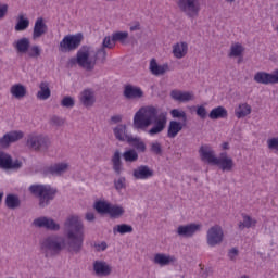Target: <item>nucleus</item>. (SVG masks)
Wrapping results in <instances>:
<instances>
[{
  "mask_svg": "<svg viewBox=\"0 0 278 278\" xmlns=\"http://www.w3.org/2000/svg\"><path fill=\"white\" fill-rule=\"evenodd\" d=\"M50 123L54 127H62V125H64V119L62 117L52 116Z\"/></svg>",
  "mask_w": 278,
  "mask_h": 278,
  "instance_id": "52",
  "label": "nucleus"
},
{
  "mask_svg": "<svg viewBox=\"0 0 278 278\" xmlns=\"http://www.w3.org/2000/svg\"><path fill=\"white\" fill-rule=\"evenodd\" d=\"M4 203L9 210H16L21 207V199L14 193L7 194Z\"/></svg>",
  "mask_w": 278,
  "mask_h": 278,
  "instance_id": "36",
  "label": "nucleus"
},
{
  "mask_svg": "<svg viewBox=\"0 0 278 278\" xmlns=\"http://www.w3.org/2000/svg\"><path fill=\"white\" fill-rule=\"evenodd\" d=\"M111 162H112L114 173L116 175H122V173L125 170V167H123V161H121V151L116 150L113 153Z\"/></svg>",
  "mask_w": 278,
  "mask_h": 278,
  "instance_id": "32",
  "label": "nucleus"
},
{
  "mask_svg": "<svg viewBox=\"0 0 278 278\" xmlns=\"http://www.w3.org/2000/svg\"><path fill=\"white\" fill-rule=\"evenodd\" d=\"M132 177L140 181H147L153 177V170L147 165H140L132 170Z\"/></svg>",
  "mask_w": 278,
  "mask_h": 278,
  "instance_id": "24",
  "label": "nucleus"
},
{
  "mask_svg": "<svg viewBox=\"0 0 278 278\" xmlns=\"http://www.w3.org/2000/svg\"><path fill=\"white\" fill-rule=\"evenodd\" d=\"M25 132L21 130H12L3 135L2 138H0V149H8L10 144L13 142H18V140H22L24 138Z\"/></svg>",
  "mask_w": 278,
  "mask_h": 278,
  "instance_id": "15",
  "label": "nucleus"
},
{
  "mask_svg": "<svg viewBox=\"0 0 278 278\" xmlns=\"http://www.w3.org/2000/svg\"><path fill=\"white\" fill-rule=\"evenodd\" d=\"M78 101L84 108H92L97 103V93L92 88H86L78 94Z\"/></svg>",
  "mask_w": 278,
  "mask_h": 278,
  "instance_id": "16",
  "label": "nucleus"
},
{
  "mask_svg": "<svg viewBox=\"0 0 278 278\" xmlns=\"http://www.w3.org/2000/svg\"><path fill=\"white\" fill-rule=\"evenodd\" d=\"M93 247H94L96 251L101 252V251H105V249H108V243L102 241V242L94 243Z\"/></svg>",
  "mask_w": 278,
  "mask_h": 278,
  "instance_id": "54",
  "label": "nucleus"
},
{
  "mask_svg": "<svg viewBox=\"0 0 278 278\" xmlns=\"http://www.w3.org/2000/svg\"><path fill=\"white\" fill-rule=\"evenodd\" d=\"M195 114L201 118L202 121H205L207 118V109L205 108V104H199L195 106Z\"/></svg>",
  "mask_w": 278,
  "mask_h": 278,
  "instance_id": "47",
  "label": "nucleus"
},
{
  "mask_svg": "<svg viewBox=\"0 0 278 278\" xmlns=\"http://www.w3.org/2000/svg\"><path fill=\"white\" fill-rule=\"evenodd\" d=\"M81 34L65 36L60 42L59 50L61 53L75 51V49L81 45Z\"/></svg>",
  "mask_w": 278,
  "mask_h": 278,
  "instance_id": "8",
  "label": "nucleus"
},
{
  "mask_svg": "<svg viewBox=\"0 0 278 278\" xmlns=\"http://www.w3.org/2000/svg\"><path fill=\"white\" fill-rule=\"evenodd\" d=\"M170 114L173 118H182V121H186L187 118L186 112L184 110L173 109Z\"/></svg>",
  "mask_w": 278,
  "mask_h": 278,
  "instance_id": "50",
  "label": "nucleus"
},
{
  "mask_svg": "<svg viewBox=\"0 0 278 278\" xmlns=\"http://www.w3.org/2000/svg\"><path fill=\"white\" fill-rule=\"evenodd\" d=\"M223 151H229V142L222 143Z\"/></svg>",
  "mask_w": 278,
  "mask_h": 278,
  "instance_id": "59",
  "label": "nucleus"
},
{
  "mask_svg": "<svg viewBox=\"0 0 278 278\" xmlns=\"http://www.w3.org/2000/svg\"><path fill=\"white\" fill-rule=\"evenodd\" d=\"M225 241V230L223 226L214 225L210 227L206 231V244L214 249V247H220Z\"/></svg>",
  "mask_w": 278,
  "mask_h": 278,
  "instance_id": "7",
  "label": "nucleus"
},
{
  "mask_svg": "<svg viewBox=\"0 0 278 278\" xmlns=\"http://www.w3.org/2000/svg\"><path fill=\"white\" fill-rule=\"evenodd\" d=\"M13 49H15L16 53L20 55H27L33 60H38L40 55H42V48L38 45H33L29 38L22 37L13 42Z\"/></svg>",
  "mask_w": 278,
  "mask_h": 278,
  "instance_id": "5",
  "label": "nucleus"
},
{
  "mask_svg": "<svg viewBox=\"0 0 278 278\" xmlns=\"http://www.w3.org/2000/svg\"><path fill=\"white\" fill-rule=\"evenodd\" d=\"M113 40L115 42H121L122 45H127V39L129 38L128 31H115L112 34Z\"/></svg>",
  "mask_w": 278,
  "mask_h": 278,
  "instance_id": "43",
  "label": "nucleus"
},
{
  "mask_svg": "<svg viewBox=\"0 0 278 278\" xmlns=\"http://www.w3.org/2000/svg\"><path fill=\"white\" fill-rule=\"evenodd\" d=\"M49 31V26H47V22L42 17H38L35 21L34 28H33V40H38L42 38L45 34Z\"/></svg>",
  "mask_w": 278,
  "mask_h": 278,
  "instance_id": "20",
  "label": "nucleus"
},
{
  "mask_svg": "<svg viewBox=\"0 0 278 278\" xmlns=\"http://www.w3.org/2000/svg\"><path fill=\"white\" fill-rule=\"evenodd\" d=\"M184 129V123L170 121L167 128V136L169 138H177V135Z\"/></svg>",
  "mask_w": 278,
  "mask_h": 278,
  "instance_id": "34",
  "label": "nucleus"
},
{
  "mask_svg": "<svg viewBox=\"0 0 278 278\" xmlns=\"http://www.w3.org/2000/svg\"><path fill=\"white\" fill-rule=\"evenodd\" d=\"M70 168L71 163L63 161L51 165L49 172L51 175H64V173H68Z\"/></svg>",
  "mask_w": 278,
  "mask_h": 278,
  "instance_id": "29",
  "label": "nucleus"
},
{
  "mask_svg": "<svg viewBox=\"0 0 278 278\" xmlns=\"http://www.w3.org/2000/svg\"><path fill=\"white\" fill-rule=\"evenodd\" d=\"M111 205L112 203L106 201H98L94 203V210L98 211L99 214H109Z\"/></svg>",
  "mask_w": 278,
  "mask_h": 278,
  "instance_id": "42",
  "label": "nucleus"
},
{
  "mask_svg": "<svg viewBox=\"0 0 278 278\" xmlns=\"http://www.w3.org/2000/svg\"><path fill=\"white\" fill-rule=\"evenodd\" d=\"M131 231H134V227L127 224H119L113 227V233L115 236L116 233H121V236H125V233H131Z\"/></svg>",
  "mask_w": 278,
  "mask_h": 278,
  "instance_id": "41",
  "label": "nucleus"
},
{
  "mask_svg": "<svg viewBox=\"0 0 278 278\" xmlns=\"http://www.w3.org/2000/svg\"><path fill=\"white\" fill-rule=\"evenodd\" d=\"M85 218L86 220H88V223H92L94 220V213L92 212L87 213Z\"/></svg>",
  "mask_w": 278,
  "mask_h": 278,
  "instance_id": "58",
  "label": "nucleus"
},
{
  "mask_svg": "<svg viewBox=\"0 0 278 278\" xmlns=\"http://www.w3.org/2000/svg\"><path fill=\"white\" fill-rule=\"evenodd\" d=\"M9 92L12 99H15L16 101H23V99L27 97V86L21 83L13 84L10 87Z\"/></svg>",
  "mask_w": 278,
  "mask_h": 278,
  "instance_id": "21",
  "label": "nucleus"
},
{
  "mask_svg": "<svg viewBox=\"0 0 278 278\" xmlns=\"http://www.w3.org/2000/svg\"><path fill=\"white\" fill-rule=\"evenodd\" d=\"M226 3H236V0H225Z\"/></svg>",
  "mask_w": 278,
  "mask_h": 278,
  "instance_id": "61",
  "label": "nucleus"
},
{
  "mask_svg": "<svg viewBox=\"0 0 278 278\" xmlns=\"http://www.w3.org/2000/svg\"><path fill=\"white\" fill-rule=\"evenodd\" d=\"M244 53V46L240 42H235L230 46V50L228 53L229 58H242Z\"/></svg>",
  "mask_w": 278,
  "mask_h": 278,
  "instance_id": "37",
  "label": "nucleus"
},
{
  "mask_svg": "<svg viewBox=\"0 0 278 278\" xmlns=\"http://www.w3.org/2000/svg\"><path fill=\"white\" fill-rule=\"evenodd\" d=\"M114 271V267L112 264L108 263V261L96 260L93 262V273L96 277H110Z\"/></svg>",
  "mask_w": 278,
  "mask_h": 278,
  "instance_id": "13",
  "label": "nucleus"
},
{
  "mask_svg": "<svg viewBox=\"0 0 278 278\" xmlns=\"http://www.w3.org/2000/svg\"><path fill=\"white\" fill-rule=\"evenodd\" d=\"M72 62H75V59H72Z\"/></svg>",
  "mask_w": 278,
  "mask_h": 278,
  "instance_id": "63",
  "label": "nucleus"
},
{
  "mask_svg": "<svg viewBox=\"0 0 278 278\" xmlns=\"http://www.w3.org/2000/svg\"><path fill=\"white\" fill-rule=\"evenodd\" d=\"M199 155L202 162H206V164H214L216 163L217 156L214 153V149H212L210 146L204 144L201 146L199 149Z\"/></svg>",
  "mask_w": 278,
  "mask_h": 278,
  "instance_id": "18",
  "label": "nucleus"
},
{
  "mask_svg": "<svg viewBox=\"0 0 278 278\" xmlns=\"http://www.w3.org/2000/svg\"><path fill=\"white\" fill-rule=\"evenodd\" d=\"M152 262L156 266L161 267L170 266V264H175L177 262V257L167 253H155Z\"/></svg>",
  "mask_w": 278,
  "mask_h": 278,
  "instance_id": "19",
  "label": "nucleus"
},
{
  "mask_svg": "<svg viewBox=\"0 0 278 278\" xmlns=\"http://www.w3.org/2000/svg\"><path fill=\"white\" fill-rule=\"evenodd\" d=\"M140 29H141L140 23L138 22L130 25V31H140Z\"/></svg>",
  "mask_w": 278,
  "mask_h": 278,
  "instance_id": "56",
  "label": "nucleus"
},
{
  "mask_svg": "<svg viewBox=\"0 0 278 278\" xmlns=\"http://www.w3.org/2000/svg\"><path fill=\"white\" fill-rule=\"evenodd\" d=\"M150 151L151 153H154V155H162V143L154 141L150 144Z\"/></svg>",
  "mask_w": 278,
  "mask_h": 278,
  "instance_id": "49",
  "label": "nucleus"
},
{
  "mask_svg": "<svg viewBox=\"0 0 278 278\" xmlns=\"http://www.w3.org/2000/svg\"><path fill=\"white\" fill-rule=\"evenodd\" d=\"M63 229L65 238L60 235H50L40 240L39 247L41 253L46 257L49 255H58L62 251L67 250L70 253H79L84 247V220L77 214L68 215L64 223Z\"/></svg>",
  "mask_w": 278,
  "mask_h": 278,
  "instance_id": "1",
  "label": "nucleus"
},
{
  "mask_svg": "<svg viewBox=\"0 0 278 278\" xmlns=\"http://www.w3.org/2000/svg\"><path fill=\"white\" fill-rule=\"evenodd\" d=\"M113 134L119 142H129L131 135L127 134V125L119 124L113 128Z\"/></svg>",
  "mask_w": 278,
  "mask_h": 278,
  "instance_id": "26",
  "label": "nucleus"
},
{
  "mask_svg": "<svg viewBox=\"0 0 278 278\" xmlns=\"http://www.w3.org/2000/svg\"><path fill=\"white\" fill-rule=\"evenodd\" d=\"M51 97V89L49 83L42 81L39 84V91L37 92V99L40 101H47Z\"/></svg>",
  "mask_w": 278,
  "mask_h": 278,
  "instance_id": "35",
  "label": "nucleus"
},
{
  "mask_svg": "<svg viewBox=\"0 0 278 278\" xmlns=\"http://www.w3.org/2000/svg\"><path fill=\"white\" fill-rule=\"evenodd\" d=\"M8 10H10L8 3H0V21H3V17L8 16Z\"/></svg>",
  "mask_w": 278,
  "mask_h": 278,
  "instance_id": "51",
  "label": "nucleus"
},
{
  "mask_svg": "<svg viewBox=\"0 0 278 278\" xmlns=\"http://www.w3.org/2000/svg\"><path fill=\"white\" fill-rule=\"evenodd\" d=\"M29 17L23 13H20L14 26L15 31H27V29H29Z\"/></svg>",
  "mask_w": 278,
  "mask_h": 278,
  "instance_id": "31",
  "label": "nucleus"
},
{
  "mask_svg": "<svg viewBox=\"0 0 278 278\" xmlns=\"http://www.w3.org/2000/svg\"><path fill=\"white\" fill-rule=\"evenodd\" d=\"M253 79L256 84H262L263 86H268L273 84L271 73H267V72L255 73Z\"/></svg>",
  "mask_w": 278,
  "mask_h": 278,
  "instance_id": "33",
  "label": "nucleus"
},
{
  "mask_svg": "<svg viewBox=\"0 0 278 278\" xmlns=\"http://www.w3.org/2000/svg\"><path fill=\"white\" fill-rule=\"evenodd\" d=\"M271 84H278V70L271 73Z\"/></svg>",
  "mask_w": 278,
  "mask_h": 278,
  "instance_id": "57",
  "label": "nucleus"
},
{
  "mask_svg": "<svg viewBox=\"0 0 278 278\" xmlns=\"http://www.w3.org/2000/svg\"><path fill=\"white\" fill-rule=\"evenodd\" d=\"M45 142H47V137L42 134L31 132L26 137V147L33 151H40Z\"/></svg>",
  "mask_w": 278,
  "mask_h": 278,
  "instance_id": "11",
  "label": "nucleus"
},
{
  "mask_svg": "<svg viewBox=\"0 0 278 278\" xmlns=\"http://www.w3.org/2000/svg\"><path fill=\"white\" fill-rule=\"evenodd\" d=\"M61 105L63 108H75V98L66 96L62 99Z\"/></svg>",
  "mask_w": 278,
  "mask_h": 278,
  "instance_id": "48",
  "label": "nucleus"
},
{
  "mask_svg": "<svg viewBox=\"0 0 278 278\" xmlns=\"http://www.w3.org/2000/svg\"><path fill=\"white\" fill-rule=\"evenodd\" d=\"M267 149L271 151V153H278V137H270L266 141Z\"/></svg>",
  "mask_w": 278,
  "mask_h": 278,
  "instance_id": "46",
  "label": "nucleus"
},
{
  "mask_svg": "<svg viewBox=\"0 0 278 278\" xmlns=\"http://www.w3.org/2000/svg\"><path fill=\"white\" fill-rule=\"evenodd\" d=\"M172 53L176 60H184L188 55V42L178 41L172 46Z\"/></svg>",
  "mask_w": 278,
  "mask_h": 278,
  "instance_id": "25",
  "label": "nucleus"
},
{
  "mask_svg": "<svg viewBox=\"0 0 278 278\" xmlns=\"http://www.w3.org/2000/svg\"><path fill=\"white\" fill-rule=\"evenodd\" d=\"M168 113L157 112L153 105L141 106L132 117V127L137 131H144L149 136H157L166 129Z\"/></svg>",
  "mask_w": 278,
  "mask_h": 278,
  "instance_id": "2",
  "label": "nucleus"
},
{
  "mask_svg": "<svg viewBox=\"0 0 278 278\" xmlns=\"http://www.w3.org/2000/svg\"><path fill=\"white\" fill-rule=\"evenodd\" d=\"M251 112H253L251 104L241 102L235 109V116L237 118H247V116H251Z\"/></svg>",
  "mask_w": 278,
  "mask_h": 278,
  "instance_id": "28",
  "label": "nucleus"
},
{
  "mask_svg": "<svg viewBox=\"0 0 278 278\" xmlns=\"http://www.w3.org/2000/svg\"><path fill=\"white\" fill-rule=\"evenodd\" d=\"M128 143L130 144V147H134L137 151H140L141 153H144V151H147V144L144 143V141H142V139L138 137H130Z\"/></svg>",
  "mask_w": 278,
  "mask_h": 278,
  "instance_id": "38",
  "label": "nucleus"
},
{
  "mask_svg": "<svg viewBox=\"0 0 278 278\" xmlns=\"http://www.w3.org/2000/svg\"><path fill=\"white\" fill-rule=\"evenodd\" d=\"M114 188L117 190V192H122V190H125L127 188V178L124 176H119L114 180Z\"/></svg>",
  "mask_w": 278,
  "mask_h": 278,
  "instance_id": "44",
  "label": "nucleus"
},
{
  "mask_svg": "<svg viewBox=\"0 0 278 278\" xmlns=\"http://www.w3.org/2000/svg\"><path fill=\"white\" fill-rule=\"evenodd\" d=\"M3 197H5V193L3 191L0 192V205L3 203Z\"/></svg>",
  "mask_w": 278,
  "mask_h": 278,
  "instance_id": "60",
  "label": "nucleus"
},
{
  "mask_svg": "<svg viewBox=\"0 0 278 278\" xmlns=\"http://www.w3.org/2000/svg\"><path fill=\"white\" fill-rule=\"evenodd\" d=\"M28 190L33 197L39 199V205L41 207H47V205L55 199V194H58V189L51 187V185L35 184L31 185Z\"/></svg>",
  "mask_w": 278,
  "mask_h": 278,
  "instance_id": "4",
  "label": "nucleus"
},
{
  "mask_svg": "<svg viewBox=\"0 0 278 278\" xmlns=\"http://www.w3.org/2000/svg\"><path fill=\"white\" fill-rule=\"evenodd\" d=\"M33 225L35 227L48 229L49 231H60L61 226L55 219L47 216H41L34 219Z\"/></svg>",
  "mask_w": 278,
  "mask_h": 278,
  "instance_id": "12",
  "label": "nucleus"
},
{
  "mask_svg": "<svg viewBox=\"0 0 278 278\" xmlns=\"http://www.w3.org/2000/svg\"><path fill=\"white\" fill-rule=\"evenodd\" d=\"M122 157L124 162L132 164L134 162H138V152L134 149H129L122 154Z\"/></svg>",
  "mask_w": 278,
  "mask_h": 278,
  "instance_id": "40",
  "label": "nucleus"
},
{
  "mask_svg": "<svg viewBox=\"0 0 278 278\" xmlns=\"http://www.w3.org/2000/svg\"><path fill=\"white\" fill-rule=\"evenodd\" d=\"M228 257H229V260H231L232 262H233L235 260H237V257H238V249H236V248L230 249V250L228 251Z\"/></svg>",
  "mask_w": 278,
  "mask_h": 278,
  "instance_id": "55",
  "label": "nucleus"
},
{
  "mask_svg": "<svg viewBox=\"0 0 278 278\" xmlns=\"http://www.w3.org/2000/svg\"><path fill=\"white\" fill-rule=\"evenodd\" d=\"M227 116H229V112L225 106H216L208 113V118H211V121H220L227 118Z\"/></svg>",
  "mask_w": 278,
  "mask_h": 278,
  "instance_id": "30",
  "label": "nucleus"
},
{
  "mask_svg": "<svg viewBox=\"0 0 278 278\" xmlns=\"http://www.w3.org/2000/svg\"><path fill=\"white\" fill-rule=\"evenodd\" d=\"M241 278H249V276H241Z\"/></svg>",
  "mask_w": 278,
  "mask_h": 278,
  "instance_id": "62",
  "label": "nucleus"
},
{
  "mask_svg": "<svg viewBox=\"0 0 278 278\" xmlns=\"http://www.w3.org/2000/svg\"><path fill=\"white\" fill-rule=\"evenodd\" d=\"M0 168L10 170L12 168H21L20 161H12V156L5 152H0Z\"/></svg>",
  "mask_w": 278,
  "mask_h": 278,
  "instance_id": "23",
  "label": "nucleus"
},
{
  "mask_svg": "<svg viewBox=\"0 0 278 278\" xmlns=\"http://www.w3.org/2000/svg\"><path fill=\"white\" fill-rule=\"evenodd\" d=\"M170 97L174 101H178L179 103H189V101H194V99H197L193 91L181 90H173Z\"/></svg>",
  "mask_w": 278,
  "mask_h": 278,
  "instance_id": "22",
  "label": "nucleus"
},
{
  "mask_svg": "<svg viewBox=\"0 0 278 278\" xmlns=\"http://www.w3.org/2000/svg\"><path fill=\"white\" fill-rule=\"evenodd\" d=\"M116 46V41L114 40V36L112 35L111 37H104L103 41H102V48L105 51V49H114V47Z\"/></svg>",
  "mask_w": 278,
  "mask_h": 278,
  "instance_id": "45",
  "label": "nucleus"
},
{
  "mask_svg": "<svg viewBox=\"0 0 278 278\" xmlns=\"http://www.w3.org/2000/svg\"><path fill=\"white\" fill-rule=\"evenodd\" d=\"M123 94L128 101H140L141 99H144V90L135 85H126Z\"/></svg>",
  "mask_w": 278,
  "mask_h": 278,
  "instance_id": "14",
  "label": "nucleus"
},
{
  "mask_svg": "<svg viewBox=\"0 0 278 278\" xmlns=\"http://www.w3.org/2000/svg\"><path fill=\"white\" fill-rule=\"evenodd\" d=\"M177 5L187 18H199V14H201V2L199 0H177Z\"/></svg>",
  "mask_w": 278,
  "mask_h": 278,
  "instance_id": "6",
  "label": "nucleus"
},
{
  "mask_svg": "<svg viewBox=\"0 0 278 278\" xmlns=\"http://www.w3.org/2000/svg\"><path fill=\"white\" fill-rule=\"evenodd\" d=\"M125 214V207L118 205V204H111L109 208V216L111 218H121Z\"/></svg>",
  "mask_w": 278,
  "mask_h": 278,
  "instance_id": "39",
  "label": "nucleus"
},
{
  "mask_svg": "<svg viewBox=\"0 0 278 278\" xmlns=\"http://www.w3.org/2000/svg\"><path fill=\"white\" fill-rule=\"evenodd\" d=\"M214 166H218L224 173H231L236 168V162H233V159L227 152H222L215 160Z\"/></svg>",
  "mask_w": 278,
  "mask_h": 278,
  "instance_id": "10",
  "label": "nucleus"
},
{
  "mask_svg": "<svg viewBox=\"0 0 278 278\" xmlns=\"http://www.w3.org/2000/svg\"><path fill=\"white\" fill-rule=\"evenodd\" d=\"M149 71L154 77H162L170 71L168 63L160 64L156 59H151L149 63Z\"/></svg>",
  "mask_w": 278,
  "mask_h": 278,
  "instance_id": "17",
  "label": "nucleus"
},
{
  "mask_svg": "<svg viewBox=\"0 0 278 278\" xmlns=\"http://www.w3.org/2000/svg\"><path fill=\"white\" fill-rule=\"evenodd\" d=\"M108 58V52L104 49H94L89 46L81 47L76 54V62L78 66L85 71H93L97 62L103 64Z\"/></svg>",
  "mask_w": 278,
  "mask_h": 278,
  "instance_id": "3",
  "label": "nucleus"
},
{
  "mask_svg": "<svg viewBox=\"0 0 278 278\" xmlns=\"http://www.w3.org/2000/svg\"><path fill=\"white\" fill-rule=\"evenodd\" d=\"M117 123H123V115L116 114L111 116V125H117Z\"/></svg>",
  "mask_w": 278,
  "mask_h": 278,
  "instance_id": "53",
  "label": "nucleus"
},
{
  "mask_svg": "<svg viewBox=\"0 0 278 278\" xmlns=\"http://www.w3.org/2000/svg\"><path fill=\"white\" fill-rule=\"evenodd\" d=\"M241 218L242 219L238 224L241 231H243V229H253L257 226V219L247 213L241 214Z\"/></svg>",
  "mask_w": 278,
  "mask_h": 278,
  "instance_id": "27",
  "label": "nucleus"
},
{
  "mask_svg": "<svg viewBox=\"0 0 278 278\" xmlns=\"http://www.w3.org/2000/svg\"><path fill=\"white\" fill-rule=\"evenodd\" d=\"M203 231V224L202 223H189L185 225H180L176 229L177 236L180 238H192Z\"/></svg>",
  "mask_w": 278,
  "mask_h": 278,
  "instance_id": "9",
  "label": "nucleus"
}]
</instances>
